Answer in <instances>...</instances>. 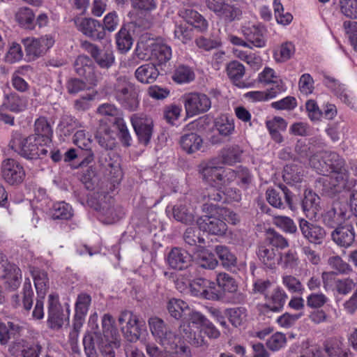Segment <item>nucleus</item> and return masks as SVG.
<instances>
[{
  "mask_svg": "<svg viewBox=\"0 0 357 357\" xmlns=\"http://www.w3.org/2000/svg\"><path fill=\"white\" fill-rule=\"evenodd\" d=\"M148 324L155 341L165 349L162 351L153 344H146V350L150 357H190L189 348L162 319L151 317Z\"/></svg>",
  "mask_w": 357,
  "mask_h": 357,
  "instance_id": "1",
  "label": "nucleus"
},
{
  "mask_svg": "<svg viewBox=\"0 0 357 357\" xmlns=\"http://www.w3.org/2000/svg\"><path fill=\"white\" fill-rule=\"evenodd\" d=\"M310 164L320 174L324 172L325 166H329L331 169L330 175L323 176L318 181V184L322 185V190L325 193L335 194L346 188L349 174L344 167V160L337 153L326 151L315 154L310 158Z\"/></svg>",
  "mask_w": 357,
  "mask_h": 357,
  "instance_id": "2",
  "label": "nucleus"
},
{
  "mask_svg": "<svg viewBox=\"0 0 357 357\" xmlns=\"http://www.w3.org/2000/svg\"><path fill=\"white\" fill-rule=\"evenodd\" d=\"M202 331L209 338H218L219 331L206 317L197 311H191L179 327L180 334L190 344L199 347L206 346L207 341L202 335Z\"/></svg>",
  "mask_w": 357,
  "mask_h": 357,
  "instance_id": "3",
  "label": "nucleus"
},
{
  "mask_svg": "<svg viewBox=\"0 0 357 357\" xmlns=\"http://www.w3.org/2000/svg\"><path fill=\"white\" fill-rule=\"evenodd\" d=\"M140 88L126 76L119 77L113 85L114 99L125 109L136 110L139 105Z\"/></svg>",
  "mask_w": 357,
  "mask_h": 357,
  "instance_id": "4",
  "label": "nucleus"
},
{
  "mask_svg": "<svg viewBox=\"0 0 357 357\" xmlns=\"http://www.w3.org/2000/svg\"><path fill=\"white\" fill-rule=\"evenodd\" d=\"M42 143L43 142L38 139V137L30 135L26 137H14L10 142L9 146L22 157L34 160L47 157L50 151V145H43Z\"/></svg>",
  "mask_w": 357,
  "mask_h": 357,
  "instance_id": "5",
  "label": "nucleus"
},
{
  "mask_svg": "<svg viewBox=\"0 0 357 357\" xmlns=\"http://www.w3.org/2000/svg\"><path fill=\"white\" fill-rule=\"evenodd\" d=\"M200 173L204 180L211 186L222 190L236 179L234 170L223 167L214 166L207 164L200 169Z\"/></svg>",
  "mask_w": 357,
  "mask_h": 357,
  "instance_id": "6",
  "label": "nucleus"
},
{
  "mask_svg": "<svg viewBox=\"0 0 357 357\" xmlns=\"http://www.w3.org/2000/svg\"><path fill=\"white\" fill-rule=\"evenodd\" d=\"M206 7L225 23L240 20L242 10L234 0H206Z\"/></svg>",
  "mask_w": 357,
  "mask_h": 357,
  "instance_id": "7",
  "label": "nucleus"
},
{
  "mask_svg": "<svg viewBox=\"0 0 357 357\" xmlns=\"http://www.w3.org/2000/svg\"><path fill=\"white\" fill-rule=\"evenodd\" d=\"M121 331L128 341L137 340L144 328V321L139 320V316L131 311L125 310L119 317Z\"/></svg>",
  "mask_w": 357,
  "mask_h": 357,
  "instance_id": "8",
  "label": "nucleus"
},
{
  "mask_svg": "<svg viewBox=\"0 0 357 357\" xmlns=\"http://www.w3.org/2000/svg\"><path fill=\"white\" fill-rule=\"evenodd\" d=\"M28 60H36L44 56L54 44L52 35H45L40 38H26L22 40Z\"/></svg>",
  "mask_w": 357,
  "mask_h": 357,
  "instance_id": "9",
  "label": "nucleus"
},
{
  "mask_svg": "<svg viewBox=\"0 0 357 357\" xmlns=\"http://www.w3.org/2000/svg\"><path fill=\"white\" fill-rule=\"evenodd\" d=\"M186 115L192 117L206 112L211 107L209 97L202 93H189L182 96Z\"/></svg>",
  "mask_w": 357,
  "mask_h": 357,
  "instance_id": "10",
  "label": "nucleus"
},
{
  "mask_svg": "<svg viewBox=\"0 0 357 357\" xmlns=\"http://www.w3.org/2000/svg\"><path fill=\"white\" fill-rule=\"evenodd\" d=\"M241 32L251 47L262 48L266 46L267 31L260 23L245 22L241 26Z\"/></svg>",
  "mask_w": 357,
  "mask_h": 357,
  "instance_id": "11",
  "label": "nucleus"
},
{
  "mask_svg": "<svg viewBox=\"0 0 357 357\" xmlns=\"http://www.w3.org/2000/svg\"><path fill=\"white\" fill-rule=\"evenodd\" d=\"M77 29L84 36L96 40H100L105 37L102 24L93 18L77 16L73 20Z\"/></svg>",
  "mask_w": 357,
  "mask_h": 357,
  "instance_id": "12",
  "label": "nucleus"
},
{
  "mask_svg": "<svg viewBox=\"0 0 357 357\" xmlns=\"http://www.w3.org/2000/svg\"><path fill=\"white\" fill-rule=\"evenodd\" d=\"M1 175L6 183L15 185L22 183L26 174L22 165L13 158H7L2 161Z\"/></svg>",
  "mask_w": 357,
  "mask_h": 357,
  "instance_id": "13",
  "label": "nucleus"
},
{
  "mask_svg": "<svg viewBox=\"0 0 357 357\" xmlns=\"http://www.w3.org/2000/svg\"><path fill=\"white\" fill-rule=\"evenodd\" d=\"M80 46L102 68H110L114 62V56L111 50H100L98 45L87 40L82 41Z\"/></svg>",
  "mask_w": 357,
  "mask_h": 357,
  "instance_id": "14",
  "label": "nucleus"
},
{
  "mask_svg": "<svg viewBox=\"0 0 357 357\" xmlns=\"http://www.w3.org/2000/svg\"><path fill=\"white\" fill-rule=\"evenodd\" d=\"M130 121L139 142L146 145L153 132L152 119L143 114H135L131 116Z\"/></svg>",
  "mask_w": 357,
  "mask_h": 357,
  "instance_id": "15",
  "label": "nucleus"
},
{
  "mask_svg": "<svg viewBox=\"0 0 357 357\" xmlns=\"http://www.w3.org/2000/svg\"><path fill=\"white\" fill-rule=\"evenodd\" d=\"M74 68L76 73L84 77L89 84L96 85L100 78V75L96 70V67L92 60L86 55H79L74 62Z\"/></svg>",
  "mask_w": 357,
  "mask_h": 357,
  "instance_id": "16",
  "label": "nucleus"
},
{
  "mask_svg": "<svg viewBox=\"0 0 357 357\" xmlns=\"http://www.w3.org/2000/svg\"><path fill=\"white\" fill-rule=\"evenodd\" d=\"M216 281L218 287L222 289L224 292L229 293L233 295L231 303H241L245 301V294L238 291L236 281L229 274L220 273L217 275Z\"/></svg>",
  "mask_w": 357,
  "mask_h": 357,
  "instance_id": "17",
  "label": "nucleus"
},
{
  "mask_svg": "<svg viewBox=\"0 0 357 357\" xmlns=\"http://www.w3.org/2000/svg\"><path fill=\"white\" fill-rule=\"evenodd\" d=\"M299 228L303 236L311 243L320 245L326 238V234L323 227L305 219L300 220Z\"/></svg>",
  "mask_w": 357,
  "mask_h": 357,
  "instance_id": "18",
  "label": "nucleus"
},
{
  "mask_svg": "<svg viewBox=\"0 0 357 357\" xmlns=\"http://www.w3.org/2000/svg\"><path fill=\"white\" fill-rule=\"evenodd\" d=\"M197 222L200 230L214 235L224 234L227 229L223 220L214 216H202Z\"/></svg>",
  "mask_w": 357,
  "mask_h": 357,
  "instance_id": "19",
  "label": "nucleus"
},
{
  "mask_svg": "<svg viewBox=\"0 0 357 357\" xmlns=\"http://www.w3.org/2000/svg\"><path fill=\"white\" fill-rule=\"evenodd\" d=\"M48 322L52 328H59L65 322V315L57 296H49Z\"/></svg>",
  "mask_w": 357,
  "mask_h": 357,
  "instance_id": "20",
  "label": "nucleus"
},
{
  "mask_svg": "<svg viewBox=\"0 0 357 357\" xmlns=\"http://www.w3.org/2000/svg\"><path fill=\"white\" fill-rule=\"evenodd\" d=\"M333 241L339 246L349 248L355 241V232L351 225H339L331 233Z\"/></svg>",
  "mask_w": 357,
  "mask_h": 357,
  "instance_id": "21",
  "label": "nucleus"
},
{
  "mask_svg": "<svg viewBox=\"0 0 357 357\" xmlns=\"http://www.w3.org/2000/svg\"><path fill=\"white\" fill-rule=\"evenodd\" d=\"M190 261V255L185 250L179 248H172L167 257V262L173 269H185L188 267Z\"/></svg>",
  "mask_w": 357,
  "mask_h": 357,
  "instance_id": "22",
  "label": "nucleus"
},
{
  "mask_svg": "<svg viewBox=\"0 0 357 357\" xmlns=\"http://www.w3.org/2000/svg\"><path fill=\"white\" fill-rule=\"evenodd\" d=\"M324 350L329 357H351V353L345 346L342 338L328 339L325 342Z\"/></svg>",
  "mask_w": 357,
  "mask_h": 357,
  "instance_id": "23",
  "label": "nucleus"
},
{
  "mask_svg": "<svg viewBox=\"0 0 357 357\" xmlns=\"http://www.w3.org/2000/svg\"><path fill=\"white\" fill-rule=\"evenodd\" d=\"M259 82L264 84H274L275 85L273 89H275L277 95L284 91L286 90L284 84L280 76L275 73V71L270 68L265 67L263 70L258 75Z\"/></svg>",
  "mask_w": 357,
  "mask_h": 357,
  "instance_id": "24",
  "label": "nucleus"
},
{
  "mask_svg": "<svg viewBox=\"0 0 357 357\" xmlns=\"http://www.w3.org/2000/svg\"><path fill=\"white\" fill-rule=\"evenodd\" d=\"M287 298V294L278 287L271 294L266 295L265 305L273 312H279L283 308Z\"/></svg>",
  "mask_w": 357,
  "mask_h": 357,
  "instance_id": "25",
  "label": "nucleus"
},
{
  "mask_svg": "<svg viewBox=\"0 0 357 357\" xmlns=\"http://www.w3.org/2000/svg\"><path fill=\"white\" fill-rule=\"evenodd\" d=\"M159 75V71L156 66L151 63H146L138 67L135 72L136 79L141 83L150 84L155 82Z\"/></svg>",
  "mask_w": 357,
  "mask_h": 357,
  "instance_id": "26",
  "label": "nucleus"
},
{
  "mask_svg": "<svg viewBox=\"0 0 357 357\" xmlns=\"http://www.w3.org/2000/svg\"><path fill=\"white\" fill-rule=\"evenodd\" d=\"M52 129L45 117H40L36 120L34 124V134L38 139L43 142V145H50L52 142Z\"/></svg>",
  "mask_w": 357,
  "mask_h": 357,
  "instance_id": "27",
  "label": "nucleus"
},
{
  "mask_svg": "<svg viewBox=\"0 0 357 357\" xmlns=\"http://www.w3.org/2000/svg\"><path fill=\"white\" fill-rule=\"evenodd\" d=\"M320 198L312 191L306 190L302 201V208L307 217L314 218L320 210Z\"/></svg>",
  "mask_w": 357,
  "mask_h": 357,
  "instance_id": "28",
  "label": "nucleus"
},
{
  "mask_svg": "<svg viewBox=\"0 0 357 357\" xmlns=\"http://www.w3.org/2000/svg\"><path fill=\"white\" fill-rule=\"evenodd\" d=\"M268 202L275 208H281L283 205L282 197L288 204H291L289 192L286 187L278 189L268 188L266 192Z\"/></svg>",
  "mask_w": 357,
  "mask_h": 357,
  "instance_id": "29",
  "label": "nucleus"
},
{
  "mask_svg": "<svg viewBox=\"0 0 357 357\" xmlns=\"http://www.w3.org/2000/svg\"><path fill=\"white\" fill-rule=\"evenodd\" d=\"M151 50V58L155 59L159 63H165L172 58V49L167 44L152 41L149 45Z\"/></svg>",
  "mask_w": 357,
  "mask_h": 357,
  "instance_id": "30",
  "label": "nucleus"
},
{
  "mask_svg": "<svg viewBox=\"0 0 357 357\" xmlns=\"http://www.w3.org/2000/svg\"><path fill=\"white\" fill-rule=\"evenodd\" d=\"M280 253L269 245H261L258 250V257L268 268H273L278 264Z\"/></svg>",
  "mask_w": 357,
  "mask_h": 357,
  "instance_id": "31",
  "label": "nucleus"
},
{
  "mask_svg": "<svg viewBox=\"0 0 357 357\" xmlns=\"http://www.w3.org/2000/svg\"><path fill=\"white\" fill-rule=\"evenodd\" d=\"M28 99L15 93H10L4 96L3 106L14 112H22L27 107Z\"/></svg>",
  "mask_w": 357,
  "mask_h": 357,
  "instance_id": "32",
  "label": "nucleus"
},
{
  "mask_svg": "<svg viewBox=\"0 0 357 357\" xmlns=\"http://www.w3.org/2000/svg\"><path fill=\"white\" fill-rule=\"evenodd\" d=\"M173 216L175 220L185 224H190L194 221L193 209L188 206L186 202H180L172 208Z\"/></svg>",
  "mask_w": 357,
  "mask_h": 357,
  "instance_id": "33",
  "label": "nucleus"
},
{
  "mask_svg": "<svg viewBox=\"0 0 357 357\" xmlns=\"http://www.w3.org/2000/svg\"><path fill=\"white\" fill-rule=\"evenodd\" d=\"M266 128L271 136V138L277 143H281L283 137L280 131H284L287 123L285 120L280 116H275L266 122Z\"/></svg>",
  "mask_w": 357,
  "mask_h": 357,
  "instance_id": "34",
  "label": "nucleus"
},
{
  "mask_svg": "<svg viewBox=\"0 0 357 357\" xmlns=\"http://www.w3.org/2000/svg\"><path fill=\"white\" fill-rule=\"evenodd\" d=\"M98 144L105 149H112L115 146L114 133L106 125H101L96 133Z\"/></svg>",
  "mask_w": 357,
  "mask_h": 357,
  "instance_id": "35",
  "label": "nucleus"
},
{
  "mask_svg": "<svg viewBox=\"0 0 357 357\" xmlns=\"http://www.w3.org/2000/svg\"><path fill=\"white\" fill-rule=\"evenodd\" d=\"M185 20L200 31L208 29L207 20L197 11L192 9H185L182 15Z\"/></svg>",
  "mask_w": 357,
  "mask_h": 357,
  "instance_id": "36",
  "label": "nucleus"
},
{
  "mask_svg": "<svg viewBox=\"0 0 357 357\" xmlns=\"http://www.w3.org/2000/svg\"><path fill=\"white\" fill-rule=\"evenodd\" d=\"M96 113L100 116L111 119L114 125L118 123L119 120L123 119L121 109L112 103L106 102L100 105L96 109Z\"/></svg>",
  "mask_w": 357,
  "mask_h": 357,
  "instance_id": "37",
  "label": "nucleus"
},
{
  "mask_svg": "<svg viewBox=\"0 0 357 357\" xmlns=\"http://www.w3.org/2000/svg\"><path fill=\"white\" fill-rule=\"evenodd\" d=\"M181 148L188 153L198 151L202 144V139L197 134L191 132L183 135L180 140Z\"/></svg>",
  "mask_w": 357,
  "mask_h": 357,
  "instance_id": "38",
  "label": "nucleus"
},
{
  "mask_svg": "<svg viewBox=\"0 0 357 357\" xmlns=\"http://www.w3.org/2000/svg\"><path fill=\"white\" fill-rule=\"evenodd\" d=\"M35 287L38 298H44L49 287V279L45 271L34 269L32 271Z\"/></svg>",
  "mask_w": 357,
  "mask_h": 357,
  "instance_id": "39",
  "label": "nucleus"
},
{
  "mask_svg": "<svg viewBox=\"0 0 357 357\" xmlns=\"http://www.w3.org/2000/svg\"><path fill=\"white\" fill-rule=\"evenodd\" d=\"M222 195L225 196L224 202H238L241 199L240 191L236 188H227L225 186L222 190H218L215 194L208 195V199L216 202L223 199Z\"/></svg>",
  "mask_w": 357,
  "mask_h": 357,
  "instance_id": "40",
  "label": "nucleus"
},
{
  "mask_svg": "<svg viewBox=\"0 0 357 357\" xmlns=\"http://www.w3.org/2000/svg\"><path fill=\"white\" fill-rule=\"evenodd\" d=\"M116 43L121 53H126L131 49L133 39L126 26H123L116 34Z\"/></svg>",
  "mask_w": 357,
  "mask_h": 357,
  "instance_id": "41",
  "label": "nucleus"
},
{
  "mask_svg": "<svg viewBox=\"0 0 357 357\" xmlns=\"http://www.w3.org/2000/svg\"><path fill=\"white\" fill-rule=\"evenodd\" d=\"M50 214L54 220H69L73 215V211L68 204L59 202L53 204Z\"/></svg>",
  "mask_w": 357,
  "mask_h": 357,
  "instance_id": "42",
  "label": "nucleus"
},
{
  "mask_svg": "<svg viewBox=\"0 0 357 357\" xmlns=\"http://www.w3.org/2000/svg\"><path fill=\"white\" fill-rule=\"evenodd\" d=\"M243 150L238 145H231L222 151L221 157L223 163L229 165L239 162L241 160Z\"/></svg>",
  "mask_w": 357,
  "mask_h": 357,
  "instance_id": "43",
  "label": "nucleus"
},
{
  "mask_svg": "<svg viewBox=\"0 0 357 357\" xmlns=\"http://www.w3.org/2000/svg\"><path fill=\"white\" fill-rule=\"evenodd\" d=\"M300 263L296 251L289 250L284 253H280L278 264L284 269L295 270Z\"/></svg>",
  "mask_w": 357,
  "mask_h": 357,
  "instance_id": "44",
  "label": "nucleus"
},
{
  "mask_svg": "<svg viewBox=\"0 0 357 357\" xmlns=\"http://www.w3.org/2000/svg\"><path fill=\"white\" fill-rule=\"evenodd\" d=\"M0 278L6 280V283L12 290L17 289L22 281V271L15 264H13L6 271V274Z\"/></svg>",
  "mask_w": 357,
  "mask_h": 357,
  "instance_id": "45",
  "label": "nucleus"
},
{
  "mask_svg": "<svg viewBox=\"0 0 357 357\" xmlns=\"http://www.w3.org/2000/svg\"><path fill=\"white\" fill-rule=\"evenodd\" d=\"M194 70L185 65L177 66L173 73L172 79L178 84L189 83L195 79Z\"/></svg>",
  "mask_w": 357,
  "mask_h": 357,
  "instance_id": "46",
  "label": "nucleus"
},
{
  "mask_svg": "<svg viewBox=\"0 0 357 357\" xmlns=\"http://www.w3.org/2000/svg\"><path fill=\"white\" fill-rule=\"evenodd\" d=\"M324 82L328 88L334 91L342 101L348 105L351 103L349 96L346 92L344 86L340 84L337 80L331 77L325 76Z\"/></svg>",
  "mask_w": 357,
  "mask_h": 357,
  "instance_id": "47",
  "label": "nucleus"
},
{
  "mask_svg": "<svg viewBox=\"0 0 357 357\" xmlns=\"http://www.w3.org/2000/svg\"><path fill=\"white\" fill-rule=\"evenodd\" d=\"M170 316L176 319H180L183 314L189 310L188 305L183 301L177 298L170 299L167 305Z\"/></svg>",
  "mask_w": 357,
  "mask_h": 357,
  "instance_id": "48",
  "label": "nucleus"
},
{
  "mask_svg": "<svg viewBox=\"0 0 357 357\" xmlns=\"http://www.w3.org/2000/svg\"><path fill=\"white\" fill-rule=\"evenodd\" d=\"M101 339L98 335H86L83 339L84 351L87 357H99V344Z\"/></svg>",
  "mask_w": 357,
  "mask_h": 357,
  "instance_id": "49",
  "label": "nucleus"
},
{
  "mask_svg": "<svg viewBox=\"0 0 357 357\" xmlns=\"http://www.w3.org/2000/svg\"><path fill=\"white\" fill-rule=\"evenodd\" d=\"M294 52V45L290 42H285L274 51L273 57L277 63H284L290 59Z\"/></svg>",
  "mask_w": 357,
  "mask_h": 357,
  "instance_id": "50",
  "label": "nucleus"
},
{
  "mask_svg": "<svg viewBox=\"0 0 357 357\" xmlns=\"http://www.w3.org/2000/svg\"><path fill=\"white\" fill-rule=\"evenodd\" d=\"M215 128L220 135L228 136L233 133L235 126L232 119L227 115H221L215 120Z\"/></svg>",
  "mask_w": 357,
  "mask_h": 357,
  "instance_id": "51",
  "label": "nucleus"
},
{
  "mask_svg": "<svg viewBox=\"0 0 357 357\" xmlns=\"http://www.w3.org/2000/svg\"><path fill=\"white\" fill-rule=\"evenodd\" d=\"M91 301V296L85 293L78 295L75 303V319L82 320L86 314Z\"/></svg>",
  "mask_w": 357,
  "mask_h": 357,
  "instance_id": "52",
  "label": "nucleus"
},
{
  "mask_svg": "<svg viewBox=\"0 0 357 357\" xmlns=\"http://www.w3.org/2000/svg\"><path fill=\"white\" fill-rule=\"evenodd\" d=\"M227 311L230 323L235 327L241 326L247 320L248 311L244 307H233Z\"/></svg>",
  "mask_w": 357,
  "mask_h": 357,
  "instance_id": "53",
  "label": "nucleus"
},
{
  "mask_svg": "<svg viewBox=\"0 0 357 357\" xmlns=\"http://www.w3.org/2000/svg\"><path fill=\"white\" fill-rule=\"evenodd\" d=\"M22 357H39L42 347L38 342L22 340L18 343Z\"/></svg>",
  "mask_w": 357,
  "mask_h": 357,
  "instance_id": "54",
  "label": "nucleus"
},
{
  "mask_svg": "<svg viewBox=\"0 0 357 357\" xmlns=\"http://www.w3.org/2000/svg\"><path fill=\"white\" fill-rule=\"evenodd\" d=\"M79 123L77 120L68 115L62 116L58 126V131L60 135L65 137L70 136L73 132L78 127Z\"/></svg>",
  "mask_w": 357,
  "mask_h": 357,
  "instance_id": "55",
  "label": "nucleus"
},
{
  "mask_svg": "<svg viewBox=\"0 0 357 357\" xmlns=\"http://www.w3.org/2000/svg\"><path fill=\"white\" fill-rule=\"evenodd\" d=\"M215 252L224 267L231 268L236 266V257L226 246H216Z\"/></svg>",
  "mask_w": 357,
  "mask_h": 357,
  "instance_id": "56",
  "label": "nucleus"
},
{
  "mask_svg": "<svg viewBox=\"0 0 357 357\" xmlns=\"http://www.w3.org/2000/svg\"><path fill=\"white\" fill-rule=\"evenodd\" d=\"M245 98H248L252 102L266 101L273 99L277 96L275 89L271 88L266 91H252L247 92L244 95Z\"/></svg>",
  "mask_w": 357,
  "mask_h": 357,
  "instance_id": "57",
  "label": "nucleus"
},
{
  "mask_svg": "<svg viewBox=\"0 0 357 357\" xmlns=\"http://www.w3.org/2000/svg\"><path fill=\"white\" fill-rule=\"evenodd\" d=\"M16 20L25 29H32L33 26L34 15L31 9L22 8L16 13Z\"/></svg>",
  "mask_w": 357,
  "mask_h": 357,
  "instance_id": "58",
  "label": "nucleus"
},
{
  "mask_svg": "<svg viewBox=\"0 0 357 357\" xmlns=\"http://www.w3.org/2000/svg\"><path fill=\"white\" fill-rule=\"evenodd\" d=\"M282 283L291 293L303 294L305 289L301 281L291 275H282Z\"/></svg>",
  "mask_w": 357,
  "mask_h": 357,
  "instance_id": "59",
  "label": "nucleus"
},
{
  "mask_svg": "<svg viewBox=\"0 0 357 357\" xmlns=\"http://www.w3.org/2000/svg\"><path fill=\"white\" fill-rule=\"evenodd\" d=\"M273 223L287 233L293 234L297 231V227L293 220L287 216H274Z\"/></svg>",
  "mask_w": 357,
  "mask_h": 357,
  "instance_id": "60",
  "label": "nucleus"
},
{
  "mask_svg": "<svg viewBox=\"0 0 357 357\" xmlns=\"http://www.w3.org/2000/svg\"><path fill=\"white\" fill-rule=\"evenodd\" d=\"M329 301V298L321 292L311 293L306 297L307 306L312 309H320Z\"/></svg>",
  "mask_w": 357,
  "mask_h": 357,
  "instance_id": "61",
  "label": "nucleus"
},
{
  "mask_svg": "<svg viewBox=\"0 0 357 357\" xmlns=\"http://www.w3.org/2000/svg\"><path fill=\"white\" fill-rule=\"evenodd\" d=\"M273 9L275 13V17L278 23L282 25H287L292 21V15L289 12L284 13V8L281 3L280 0H274Z\"/></svg>",
  "mask_w": 357,
  "mask_h": 357,
  "instance_id": "62",
  "label": "nucleus"
},
{
  "mask_svg": "<svg viewBox=\"0 0 357 357\" xmlns=\"http://www.w3.org/2000/svg\"><path fill=\"white\" fill-rule=\"evenodd\" d=\"M197 260L199 266L204 268L213 269L218 264L214 255L206 250L198 253Z\"/></svg>",
  "mask_w": 357,
  "mask_h": 357,
  "instance_id": "63",
  "label": "nucleus"
},
{
  "mask_svg": "<svg viewBox=\"0 0 357 357\" xmlns=\"http://www.w3.org/2000/svg\"><path fill=\"white\" fill-rule=\"evenodd\" d=\"M267 241L269 245L275 249H284L289 246L288 241L281 234L273 229L268 231Z\"/></svg>",
  "mask_w": 357,
  "mask_h": 357,
  "instance_id": "64",
  "label": "nucleus"
}]
</instances>
